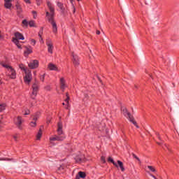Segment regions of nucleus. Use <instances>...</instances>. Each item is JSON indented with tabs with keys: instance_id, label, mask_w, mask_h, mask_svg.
Returning <instances> with one entry per match:
<instances>
[{
	"instance_id": "nucleus-1",
	"label": "nucleus",
	"mask_w": 179,
	"mask_h": 179,
	"mask_svg": "<svg viewBox=\"0 0 179 179\" xmlns=\"http://www.w3.org/2000/svg\"><path fill=\"white\" fill-rule=\"evenodd\" d=\"M48 7L50 11V13L48 11H46V17L50 23L54 22V8H52V3L50 1H47Z\"/></svg>"
},
{
	"instance_id": "nucleus-2",
	"label": "nucleus",
	"mask_w": 179,
	"mask_h": 179,
	"mask_svg": "<svg viewBox=\"0 0 179 179\" xmlns=\"http://www.w3.org/2000/svg\"><path fill=\"white\" fill-rule=\"evenodd\" d=\"M3 68H6L8 71V76L10 78V79H16V71L13 69V66H10L9 64H2Z\"/></svg>"
},
{
	"instance_id": "nucleus-3",
	"label": "nucleus",
	"mask_w": 179,
	"mask_h": 179,
	"mask_svg": "<svg viewBox=\"0 0 179 179\" xmlns=\"http://www.w3.org/2000/svg\"><path fill=\"white\" fill-rule=\"evenodd\" d=\"M65 138H66L65 136H52L49 138V141L50 143H54L55 141L58 142H62V141H65Z\"/></svg>"
},
{
	"instance_id": "nucleus-4",
	"label": "nucleus",
	"mask_w": 179,
	"mask_h": 179,
	"mask_svg": "<svg viewBox=\"0 0 179 179\" xmlns=\"http://www.w3.org/2000/svg\"><path fill=\"white\" fill-rule=\"evenodd\" d=\"M40 89V85H38V83L36 82L32 85V99H35L36 96H37V92H38V90Z\"/></svg>"
},
{
	"instance_id": "nucleus-5",
	"label": "nucleus",
	"mask_w": 179,
	"mask_h": 179,
	"mask_svg": "<svg viewBox=\"0 0 179 179\" xmlns=\"http://www.w3.org/2000/svg\"><path fill=\"white\" fill-rule=\"evenodd\" d=\"M24 122V120L20 116H17L14 119V124L19 129H22V123Z\"/></svg>"
},
{
	"instance_id": "nucleus-6",
	"label": "nucleus",
	"mask_w": 179,
	"mask_h": 179,
	"mask_svg": "<svg viewBox=\"0 0 179 179\" xmlns=\"http://www.w3.org/2000/svg\"><path fill=\"white\" fill-rule=\"evenodd\" d=\"M46 45L48 47V52L49 54H53L54 52V43H52V41L50 39L46 40Z\"/></svg>"
},
{
	"instance_id": "nucleus-7",
	"label": "nucleus",
	"mask_w": 179,
	"mask_h": 179,
	"mask_svg": "<svg viewBox=\"0 0 179 179\" xmlns=\"http://www.w3.org/2000/svg\"><path fill=\"white\" fill-rule=\"evenodd\" d=\"M39 65H40V62L37 59L31 60L28 64V66L29 68H30V69H37Z\"/></svg>"
},
{
	"instance_id": "nucleus-8",
	"label": "nucleus",
	"mask_w": 179,
	"mask_h": 179,
	"mask_svg": "<svg viewBox=\"0 0 179 179\" xmlns=\"http://www.w3.org/2000/svg\"><path fill=\"white\" fill-rule=\"evenodd\" d=\"M122 113L123 115H124V117H126V118L129 120V121H131V120L134 118V117H132V115H131V113H129L128 111V109H127V108L125 107L122 108Z\"/></svg>"
},
{
	"instance_id": "nucleus-9",
	"label": "nucleus",
	"mask_w": 179,
	"mask_h": 179,
	"mask_svg": "<svg viewBox=\"0 0 179 179\" xmlns=\"http://www.w3.org/2000/svg\"><path fill=\"white\" fill-rule=\"evenodd\" d=\"M31 71L29 70L25 72V76L24 78V80L27 85H29L31 82Z\"/></svg>"
},
{
	"instance_id": "nucleus-10",
	"label": "nucleus",
	"mask_w": 179,
	"mask_h": 179,
	"mask_svg": "<svg viewBox=\"0 0 179 179\" xmlns=\"http://www.w3.org/2000/svg\"><path fill=\"white\" fill-rule=\"evenodd\" d=\"M48 69L49 71H55L56 72H59L61 71L59 69H58V66H57V65L52 63H49L48 64Z\"/></svg>"
},
{
	"instance_id": "nucleus-11",
	"label": "nucleus",
	"mask_w": 179,
	"mask_h": 179,
	"mask_svg": "<svg viewBox=\"0 0 179 179\" xmlns=\"http://www.w3.org/2000/svg\"><path fill=\"white\" fill-rule=\"evenodd\" d=\"M62 128H64V126L62 125V123L59 122L58 124H57V134H58V136H64V130H62Z\"/></svg>"
},
{
	"instance_id": "nucleus-12",
	"label": "nucleus",
	"mask_w": 179,
	"mask_h": 179,
	"mask_svg": "<svg viewBox=\"0 0 179 179\" xmlns=\"http://www.w3.org/2000/svg\"><path fill=\"white\" fill-rule=\"evenodd\" d=\"M66 87H68V85H66L65 78L63 77L60 78V89H62V92H64Z\"/></svg>"
},
{
	"instance_id": "nucleus-13",
	"label": "nucleus",
	"mask_w": 179,
	"mask_h": 179,
	"mask_svg": "<svg viewBox=\"0 0 179 179\" xmlns=\"http://www.w3.org/2000/svg\"><path fill=\"white\" fill-rule=\"evenodd\" d=\"M72 57H73L72 61L74 66H79L80 62H79V57H78V55L73 54Z\"/></svg>"
},
{
	"instance_id": "nucleus-14",
	"label": "nucleus",
	"mask_w": 179,
	"mask_h": 179,
	"mask_svg": "<svg viewBox=\"0 0 179 179\" xmlns=\"http://www.w3.org/2000/svg\"><path fill=\"white\" fill-rule=\"evenodd\" d=\"M33 53V48L31 47L25 46V50L24 52V57H29V54Z\"/></svg>"
},
{
	"instance_id": "nucleus-15",
	"label": "nucleus",
	"mask_w": 179,
	"mask_h": 179,
	"mask_svg": "<svg viewBox=\"0 0 179 179\" xmlns=\"http://www.w3.org/2000/svg\"><path fill=\"white\" fill-rule=\"evenodd\" d=\"M12 0H4V6L6 9L12 8Z\"/></svg>"
},
{
	"instance_id": "nucleus-16",
	"label": "nucleus",
	"mask_w": 179,
	"mask_h": 179,
	"mask_svg": "<svg viewBox=\"0 0 179 179\" xmlns=\"http://www.w3.org/2000/svg\"><path fill=\"white\" fill-rule=\"evenodd\" d=\"M14 36L17 40H24V36L20 32H15Z\"/></svg>"
},
{
	"instance_id": "nucleus-17",
	"label": "nucleus",
	"mask_w": 179,
	"mask_h": 179,
	"mask_svg": "<svg viewBox=\"0 0 179 179\" xmlns=\"http://www.w3.org/2000/svg\"><path fill=\"white\" fill-rule=\"evenodd\" d=\"M50 24L52 26L53 33H57V31H58V28L57 27V23H55V21H52Z\"/></svg>"
},
{
	"instance_id": "nucleus-18",
	"label": "nucleus",
	"mask_w": 179,
	"mask_h": 179,
	"mask_svg": "<svg viewBox=\"0 0 179 179\" xmlns=\"http://www.w3.org/2000/svg\"><path fill=\"white\" fill-rule=\"evenodd\" d=\"M117 164L118 167L120 168V170H122V171H125V168H124V164L122 163V162L118 160Z\"/></svg>"
},
{
	"instance_id": "nucleus-19",
	"label": "nucleus",
	"mask_w": 179,
	"mask_h": 179,
	"mask_svg": "<svg viewBox=\"0 0 179 179\" xmlns=\"http://www.w3.org/2000/svg\"><path fill=\"white\" fill-rule=\"evenodd\" d=\"M42 136H43V131L41 129H39L38 132L36 134V141H40Z\"/></svg>"
},
{
	"instance_id": "nucleus-20",
	"label": "nucleus",
	"mask_w": 179,
	"mask_h": 179,
	"mask_svg": "<svg viewBox=\"0 0 179 179\" xmlns=\"http://www.w3.org/2000/svg\"><path fill=\"white\" fill-rule=\"evenodd\" d=\"M19 68H20V69H21V71H23L24 72V73L26 72H28L29 71H30V70L26 69V67H24V65H23L22 64L19 65Z\"/></svg>"
},
{
	"instance_id": "nucleus-21",
	"label": "nucleus",
	"mask_w": 179,
	"mask_h": 179,
	"mask_svg": "<svg viewBox=\"0 0 179 179\" xmlns=\"http://www.w3.org/2000/svg\"><path fill=\"white\" fill-rule=\"evenodd\" d=\"M78 178H86V173L85 172L80 171L78 172Z\"/></svg>"
},
{
	"instance_id": "nucleus-22",
	"label": "nucleus",
	"mask_w": 179,
	"mask_h": 179,
	"mask_svg": "<svg viewBox=\"0 0 179 179\" xmlns=\"http://www.w3.org/2000/svg\"><path fill=\"white\" fill-rule=\"evenodd\" d=\"M66 99H65L66 108H69V95L66 94Z\"/></svg>"
},
{
	"instance_id": "nucleus-23",
	"label": "nucleus",
	"mask_w": 179,
	"mask_h": 179,
	"mask_svg": "<svg viewBox=\"0 0 179 179\" xmlns=\"http://www.w3.org/2000/svg\"><path fill=\"white\" fill-rule=\"evenodd\" d=\"M75 160L77 163H80V162H82L83 160V157H82L80 156H77L75 157Z\"/></svg>"
},
{
	"instance_id": "nucleus-24",
	"label": "nucleus",
	"mask_w": 179,
	"mask_h": 179,
	"mask_svg": "<svg viewBox=\"0 0 179 179\" xmlns=\"http://www.w3.org/2000/svg\"><path fill=\"white\" fill-rule=\"evenodd\" d=\"M6 108V105L5 103L0 104V113H2V111H4Z\"/></svg>"
},
{
	"instance_id": "nucleus-25",
	"label": "nucleus",
	"mask_w": 179,
	"mask_h": 179,
	"mask_svg": "<svg viewBox=\"0 0 179 179\" xmlns=\"http://www.w3.org/2000/svg\"><path fill=\"white\" fill-rule=\"evenodd\" d=\"M108 162H110V163H113V164L115 166V167H118V164H117V163L114 161V159L111 157L108 158Z\"/></svg>"
},
{
	"instance_id": "nucleus-26",
	"label": "nucleus",
	"mask_w": 179,
	"mask_h": 179,
	"mask_svg": "<svg viewBox=\"0 0 179 179\" xmlns=\"http://www.w3.org/2000/svg\"><path fill=\"white\" fill-rule=\"evenodd\" d=\"M148 169L152 173H156V169H155V167H153L152 166H148Z\"/></svg>"
},
{
	"instance_id": "nucleus-27",
	"label": "nucleus",
	"mask_w": 179,
	"mask_h": 179,
	"mask_svg": "<svg viewBox=\"0 0 179 179\" xmlns=\"http://www.w3.org/2000/svg\"><path fill=\"white\" fill-rule=\"evenodd\" d=\"M28 24L30 27H36V22L33 20L29 21Z\"/></svg>"
},
{
	"instance_id": "nucleus-28",
	"label": "nucleus",
	"mask_w": 179,
	"mask_h": 179,
	"mask_svg": "<svg viewBox=\"0 0 179 179\" xmlns=\"http://www.w3.org/2000/svg\"><path fill=\"white\" fill-rule=\"evenodd\" d=\"M13 43H14V44H15V45H19V39H16V38H13L12 40Z\"/></svg>"
},
{
	"instance_id": "nucleus-29",
	"label": "nucleus",
	"mask_w": 179,
	"mask_h": 179,
	"mask_svg": "<svg viewBox=\"0 0 179 179\" xmlns=\"http://www.w3.org/2000/svg\"><path fill=\"white\" fill-rule=\"evenodd\" d=\"M130 122H132V124H134V125H135V127H136L137 128H139V126H138V124H136V122L135 121V119H134V117L132 119H131Z\"/></svg>"
},
{
	"instance_id": "nucleus-30",
	"label": "nucleus",
	"mask_w": 179,
	"mask_h": 179,
	"mask_svg": "<svg viewBox=\"0 0 179 179\" xmlns=\"http://www.w3.org/2000/svg\"><path fill=\"white\" fill-rule=\"evenodd\" d=\"M44 79H45V73L40 76V80H41V82H44Z\"/></svg>"
},
{
	"instance_id": "nucleus-31",
	"label": "nucleus",
	"mask_w": 179,
	"mask_h": 179,
	"mask_svg": "<svg viewBox=\"0 0 179 179\" xmlns=\"http://www.w3.org/2000/svg\"><path fill=\"white\" fill-rule=\"evenodd\" d=\"M30 127H31L32 128H35V127H36L37 124L36 123V122H31L29 124Z\"/></svg>"
},
{
	"instance_id": "nucleus-32",
	"label": "nucleus",
	"mask_w": 179,
	"mask_h": 179,
	"mask_svg": "<svg viewBox=\"0 0 179 179\" xmlns=\"http://www.w3.org/2000/svg\"><path fill=\"white\" fill-rule=\"evenodd\" d=\"M22 24L25 26V27H27V26H29V22H27L26 20H24L22 21Z\"/></svg>"
},
{
	"instance_id": "nucleus-33",
	"label": "nucleus",
	"mask_w": 179,
	"mask_h": 179,
	"mask_svg": "<svg viewBox=\"0 0 179 179\" xmlns=\"http://www.w3.org/2000/svg\"><path fill=\"white\" fill-rule=\"evenodd\" d=\"M45 90H46L47 92H50V90H51V86L50 85H46L45 87H44Z\"/></svg>"
},
{
	"instance_id": "nucleus-34",
	"label": "nucleus",
	"mask_w": 179,
	"mask_h": 179,
	"mask_svg": "<svg viewBox=\"0 0 179 179\" xmlns=\"http://www.w3.org/2000/svg\"><path fill=\"white\" fill-rule=\"evenodd\" d=\"M27 5H31V0H22Z\"/></svg>"
},
{
	"instance_id": "nucleus-35",
	"label": "nucleus",
	"mask_w": 179,
	"mask_h": 179,
	"mask_svg": "<svg viewBox=\"0 0 179 179\" xmlns=\"http://www.w3.org/2000/svg\"><path fill=\"white\" fill-rule=\"evenodd\" d=\"M29 41L31 42V44H33V45H36V40L34 39H29Z\"/></svg>"
},
{
	"instance_id": "nucleus-36",
	"label": "nucleus",
	"mask_w": 179,
	"mask_h": 179,
	"mask_svg": "<svg viewBox=\"0 0 179 179\" xmlns=\"http://www.w3.org/2000/svg\"><path fill=\"white\" fill-rule=\"evenodd\" d=\"M133 157L136 159L138 160V162H141V159H139V157H138V156H136L135 154H133Z\"/></svg>"
},
{
	"instance_id": "nucleus-37",
	"label": "nucleus",
	"mask_w": 179,
	"mask_h": 179,
	"mask_svg": "<svg viewBox=\"0 0 179 179\" xmlns=\"http://www.w3.org/2000/svg\"><path fill=\"white\" fill-rule=\"evenodd\" d=\"M39 42L41 43V44H44V39H43V36L39 37Z\"/></svg>"
},
{
	"instance_id": "nucleus-38",
	"label": "nucleus",
	"mask_w": 179,
	"mask_h": 179,
	"mask_svg": "<svg viewBox=\"0 0 179 179\" xmlns=\"http://www.w3.org/2000/svg\"><path fill=\"white\" fill-rule=\"evenodd\" d=\"M57 6L60 8V9H62V3L59 1H57Z\"/></svg>"
},
{
	"instance_id": "nucleus-39",
	"label": "nucleus",
	"mask_w": 179,
	"mask_h": 179,
	"mask_svg": "<svg viewBox=\"0 0 179 179\" xmlns=\"http://www.w3.org/2000/svg\"><path fill=\"white\" fill-rule=\"evenodd\" d=\"M32 13L34 15V19H36L37 17V12L36 11H32Z\"/></svg>"
},
{
	"instance_id": "nucleus-40",
	"label": "nucleus",
	"mask_w": 179,
	"mask_h": 179,
	"mask_svg": "<svg viewBox=\"0 0 179 179\" xmlns=\"http://www.w3.org/2000/svg\"><path fill=\"white\" fill-rule=\"evenodd\" d=\"M42 36H43V29H41L38 33V37H42Z\"/></svg>"
},
{
	"instance_id": "nucleus-41",
	"label": "nucleus",
	"mask_w": 179,
	"mask_h": 179,
	"mask_svg": "<svg viewBox=\"0 0 179 179\" xmlns=\"http://www.w3.org/2000/svg\"><path fill=\"white\" fill-rule=\"evenodd\" d=\"M29 114H30V110H25V113H24V115H29Z\"/></svg>"
},
{
	"instance_id": "nucleus-42",
	"label": "nucleus",
	"mask_w": 179,
	"mask_h": 179,
	"mask_svg": "<svg viewBox=\"0 0 179 179\" xmlns=\"http://www.w3.org/2000/svg\"><path fill=\"white\" fill-rule=\"evenodd\" d=\"M101 160L102 162L106 163V157H104L102 156V157H101Z\"/></svg>"
},
{
	"instance_id": "nucleus-43",
	"label": "nucleus",
	"mask_w": 179,
	"mask_h": 179,
	"mask_svg": "<svg viewBox=\"0 0 179 179\" xmlns=\"http://www.w3.org/2000/svg\"><path fill=\"white\" fill-rule=\"evenodd\" d=\"M33 120H34V122H36V121H37V120H38V116H35Z\"/></svg>"
},
{
	"instance_id": "nucleus-44",
	"label": "nucleus",
	"mask_w": 179,
	"mask_h": 179,
	"mask_svg": "<svg viewBox=\"0 0 179 179\" xmlns=\"http://www.w3.org/2000/svg\"><path fill=\"white\" fill-rule=\"evenodd\" d=\"M76 12V8H75V6L73 4V13H75Z\"/></svg>"
},
{
	"instance_id": "nucleus-45",
	"label": "nucleus",
	"mask_w": 179,
	"mask_h": 179,
	"mask_svg": "<svg viewBox=\"0 0 179 179\" xmlns=\"http://www.w3.org/2000/svg\"><path fill=\"white\" fill-rule=\"evenodd\" d=\"M17 48L20 50H22V45H20V43L19 45H17Z\"/></svg>"
},
{
	"instance_id": "nucleus-46",
	"label": "nucleus",
	"mask_w": 179,
	"mask_h": 179,
	"mask_svg": "<svg viewBox=\"0 0 179 179\" xmlns=\"http://www.w3.org/2000/svg\"><path fill=\"white\" fill-rule=\"evenodd\" d=\"M0 160H10V159L8 158H0Z\"/></svg>"
},
{
	"instance_id": "nucleus-47",
	"label": "nucleus",
	"mask_w": 179,
	"mask_h": 179,
	"mask_svg": "<svg viewBox=\"0 0 179 179\" xmlns=\"http://www.w3.org/2000/svg\"><path fill=\"white\" fill-rule=\"evenodd\" d=\"M14 141H17V136H13Z\"/></svg>"
},
{
	"instance_id": "nucleus-48",
	"label": "nucleus",
	"mask_w": 179,
	"mask_h": 179,
	"mask_svg": "<svg viewBox=\"0 0 179 179\" xmlns=\"http://www.w3.org/2000/svg\"><path fill=\"white\" fill-rule=\"evenodd\" d=\"M16 8H17V9H20V6L17 4H16Z\"/></svg>"
},
{
	"instance_id": "nucleus-49",
	"label": "nucleus",
	"mask_w": 179,
	"mask_h": 179,
	"mask_svg": "<svg viewBox=\"0 0 179 179\" xmlns=\"http://www.w3.org/2000/svg\"><path fill=\"white\" fill-rule=\"evenodd\" d=\"M151 177H152V178H154V179H157V178H156V176H153V175H151Z\"/></svg>"
},
{
	"instance_id": "nucleus-50",
	"label": "nucleus",
	"mask_w": 179,
	"mask_h": 179,
	"mask_svg": "<svg viewBox=\"0 0 179 179\" xmlns=\"http://www.w3.org/2000/svg\"><path fill=\"white\" fill-rule=\"evenodd\" d=\"M36 3L38 6H40V0H39V1H36Z\"/></svg>"
},
{
	"instance_id": "nucleus-51",
	"label": "nucleus",
	"mask_w": 179,
	"mask_h": 179,
	"mask_svg": "<svg viewBox=\"0 0 179 179\" xmlns=\"http://www.w3.org/2000/svg\"><path fill=\"white\" fill-rule=\"evenodd\" d=\"M96 34H100V31H96Z\"/></svg>"
},
{
	"instance_id": "nucleus-52",
	"label": "nucleus",
	"mask_w": 179,
	"mask_h": 179,
	"mask_svg": "<svg viewBox=\"0 0 179 179\" xmlns=\"http://www.w3.org/2000/svg\"><path fill=\"white\" fill-rule=\"evenodd\" d=\"M76 179H79V176H76Z\"/></svg>"
},
{
	"instance_id": "nucleus-53",
	"label": "nucleus",
	"mask_w": 179,
	"mask_h": 179,
	"mask_svg": "<svg viewBox=\"0 0 179 179\" xmlns=\"http://www.w3.org/2000/svg\"><path fill=\"white\" fill-rule=\"evenodd\" d=\"M62 104L63 106H66V103H65V102H64Z\"/></svg>"
},
{
	"instance_id": "nucleus-54",
	"label": "nucleus",
	"mask_w": 179,
	"mask_h": 179,
	"mask_svg": "<svg viewBox=\"0 0 179 179\" xmlns=\"http://www.w3.org/2000/svg\"><path fill=\"white\" fill-rule=\"evenodd\" d=\"M48 122H50V119H48Z\"/></svg>"
},
{
	"instance_id": "nucleus-55",
	"label": "nucleus",
	"mask_w": 179,
	"mask_h": 179,
	"mask_svg": "<svg viewBox=\"0 0 179 179\" xmlns=\"http://www.w3.org/2000/svg\"><path fill=\"white\" fill-rule=\"evenodd\" d=\"M36 2H40V0H36Z\"/></svg>"
},
{
	"instance_id": "nucleus-56",
	"label": "nucleus",
	"mask_w": 179,
	"mask_h": 179,
	"mask_svg": "<svg viewBox=\"0 0 179 179\" xmlns=\"http://www.w3.org/2000/svg\"><path fill=\"white\" fill-rule=\"evenodd\" d=\"M2 38V36L0 35V38Z\"/></svg>"
},
{
	"instance_id": "nucleus-57",
	"label": "nucleus",
	"mask_w": 179,
	"mask_h": 179,
	"mask_svg": "<svg viewBox=\"0 0 179 179\" xmlns=\"http://www.w3.org/2000/svg\"><path fill=\"white\" fill-rule=\"evenodd\" d=\"M34 75H36V72H34Z\"/></svg>"
},
{
	"instance_id": "nucleus-58",
	"label": "nucleus",
	"mask_w": 179,
	"mask_h": 179,
	"mask_svg": "<svg viewBox=\"0 0 179 179\" xmlns=\"http://www.w3.org/2000/svg\"><path fill=\"white\" fill-rule=\"evenodd\" d=\"M1 83H2L1 82V80H0V84H1Z\"/></svg>"
},
{
	"instance_id": "nucleus-59",
	"label": "nucleus",
	"mask_w": 179,
	"mask_h": 179,
	"mask_svg": "<svg viewBox=\"0 0 179 179\" xmlns=\"http://www.w3.org/2000/svg\"><path fill=\"white\" fill-rule=\"evenodd\" d=\"M78 1H80V0H78Z\"/></svg>"
}]
</instances>
